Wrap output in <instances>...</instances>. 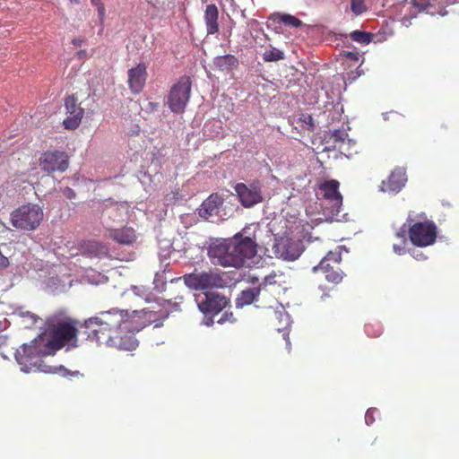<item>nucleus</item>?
Listing matches in <instances>:
<instances>
[{
    "instance_id": "1",
    "label": "nucleus",
    "mask_w": 459,
    "mask_h": 459,
    "mask_svg": "<svg viewBox=\"0 0 459 459\" xmlns=\"http://www.w3.org/2000/svg\"><path fill=\"white\" fill-rule=\"evenodd\" d=\"M130 316L127 311L112 308L108 311H100L96 316L86 319L82 325V333L87 339L99 343H108L114 334L119 333V329L141 330V324L135 321L137 311Z\"/></svg>"
},
{
    "instance_id": "2",
    "label": "nucleus",
    "mask_w": 459,
    "mask_h": 459,
    "mask_svg": "<svg viewBox=\"0 0 459 459\" xmlns=\"http://www.w3.org/2000/svg\"><path fill=\"white\" fill-rule=\"evenodd\" d=\"M208 254L215 263L223 267L239 268L255 256L256 244L252 238H244L238 233L232 238L210 246Z\"/></svg>"
},
{
    "instance_id": "3",
    "label": "nucleus",
    "mask_w": 459,
    "mask_h": 459,
    "mask_svg": "<svg viewBox=\"0 0 459 459\" xmlns=\"http://www.w3.org/2000/svg\"><path fill=\"white\" fill-rule=\"evenodd\" d=\"M183 278L185 284L193 290L223 289L230 282L228 273L218 269L192 273Z\"/></svg>"
},
{
    "instance_id": "4",
    "label": "nucleus",
    "mask_w": 459,
    "mask_h": 459,
    "mask_svg": "<svg viewBox=\"0 0 459 459\" xmlns=\"http://www.w3.org/2000/svg\"><path fill=\"white\" fill-rule=\"evenodd\" d=\"M43 210L38 204H23L11 213L12 225L22 230H34L41 223Z\"/></svg>"
},
{
    "instance_id": "5",
    "label": "nucleus",
    "mask_w": 459,
    "mask_h": 459,
    "mask_svg": "<svg viewBox=\"0 0 459 459\" xmlns=\"http://www.w3.org/2000/svg\"><path fill=\"white\" fill-rule=\"evenodd\" d=\"M412 222V219H408ZM409 239L411 244L419 247H426L433 245L437 237V227L431 220L413 222L409 225L408 229Z\"/></svg>"
},
{
    "instance_id": "6",
    "label": "nucleus",
    "mask_w": 459,
    "mask_h": 459,
    "mask_svg": "<svg viewBox=\"0 0 459 459\" xmlns=\"http://www.w3.org/2000/svg\"><path fill=\"white\" fill-rule=\"evenodd\" d=\"M192 81L189 76L183 75L174 83L168 95L167 104L176 114L185 112L191 95Z\"/></svg>"
},
{
    "instance_id": "7",
    "label": "nucleus",
    "mask_w": 459,
    "mask_h": 459,
    "mask_svg": "<svg viewBox=\"0 0 459 459\" xmlns=\"http://www.w3.org/2000/svg\"><path fill=\"white\" fill-rule=\"evenodd\" d=\"M77 329L72 322H59L50 332V339L47 343L48 350H60L76 341Z\"/></svg>"
},
{
    "instance_id": "8",
    "label": "nucleus",
    "mask_w": 459,
    "mask_h": 459,
    "mask_svg": "<svg viewBox=\"0 0 459 459\" xmlns=\"http://www.w3.org/2000/svg\"><path fill=\"white\" fill-rule=\"evenodd\" d=\"M40 342L34 340L30 344H22L16 350L15 359L22 366V369L29 372L32 368L39 367L40 358L48 351H42L39 348Z\"/></svg>"
},
{
    "instance_id": "9",
    "label": "nucleus",
    "mask_w": 459,
    "mask_h": 459,
    "mask_svg": "<svg viewBox=\"0 0 459 459\" xmlns=\"http://www.w3.org/2000/svg\"><path fill=\"white\" fill-rule=\"evenodd\" d=\"M199 310L205 315H217L230 305V299L221 294L204 291L195 295Z\"/></svg>"
},
{
    "instance_id": "10",
    "label": "nucleus",
    "mask_w": 459,
    "mask_h": 459,
    "mask_svg": "<svg viewBox=\"0 0 459 459\" xmlns=\"http://www.w3.org/2000/svg\"><path fill=\"white\" fill-rule=\"evenodd\" d=\"M235 191L240 204L246 208H250L264 201L262 184L259 180H254L249 185L238 183Z\"/></svg>"
},
{
    "instance_id": "11",
    "label": "nucleus",
    "mask_w": 459,
    "mask_h": 459,
    "mask_svg": "<svg viewBox=\"0 0 459 459\" xmlns=\"http://www.w3.org/2000/svg\"><path fill=\"white\" fill-rule=\"evenodd\" d=\"M39 166L42 170L50 173L54 171L64 172L68 169V156L64 152L48 151L41 154Z\"/></svg>"
},
{
    "instance_id": "12",
    "label": "nucleus",
    "mask_w": 459,
    "mask_h": 459,
    "mask_svg": "<svg viewBox=\"0 0 459 459\" xmlns=\"http://www.w3.org/2000/svg\"><path fill=\"white\" fill-rule=\"evenodd\" d=\"M65 108L67 115L63 121L65 128L68 130L78 128L84 116V109L78 103V99L74 95L66 97Z\"/></svg>"
},
{
    "instance_id": "13",
    "label": "nucleus",
    "mask_w": 459,
    "mask_h": 459,
    "mask_svg": "<svg viewBox=\"0 0 459 459\" xmlns=\"http://www.w3.org/2000/svg\"><path fill=\"white\" fill-rule=\"evenodd\" d=\"M139 331L140 330L119 329V333L114 334L108 345L119 350L134 351L138 346V341L134 337V334Z\"/></svg>"
},
{
    "instance_id": "14",
    "label": "nucleus",
    "mask_w": 459,
    "mask_h": 459,
    "mask_svg": "<svg viewBox=\"0 0 459 459\" xmlns=\"http://www.w3.org/2000/svg\"><path fill=\"white\" fill-rule=\"evenodd\" d=\"M276 256L283 260L294 261L301 254L299 244L290 238H281L273 245Z\"/></svg>"
},
{
    "instance_id": "15",
    "label": "nucleus",
    "mask_w": 459,
    "mask_h": 459,
    "mask_svg": "<svg viewBox=\"0 0 459 459\" xmlns=\"http://www.w3.org/2000/svg\"><path fill=\"white\" fill-rule=\"evenodd\" d=\"M339 186L340 183L335 179L325 180L319 186L324 198L332 203L333 210L337 212L342 204V196L339 192Z\"/></svg>"
},
{
    "instance_id": "16",
    "label": "nucleus",
    "mask_w": 459,
    "mask_h": 459,
    "mask_svg": "<svg viewBox=\"0 0 459 459\" xmlns=\"http://www.w3.org/2000/svg\"><path fill=\"white\" fill-rule=\"evenodd\" d=\"M407 181L405 169L395 168L386 180H383L379 186L380 191L388 193H398Z\"/></svg>"
},
{
    "instance_id": "17",
    "label": "nucleus",
    "mask_w": 459,
    "mask_h": 459,
    "mask_svg": "<svg viewBox=\"0 0 459 459\" xmlns=\"http://www.w3.org/2000/svg\"><path fill=\"white\" fill-rule=\"evenodd\" d=\"M128 86L132 92L140 93L145 85L147 79V67L144 63L138 64L128 70Z\"/></svg>"
},
{
    "instance_id": "18",
    "label": "nucleus",
    "mask_w": 459,
    "mask_h": 459,
    "mask_svg": "<svg viewBox=\"0 0 459 459\" xmlns=\"http://www.w3.org/2000/svg\"><path fill=\"white\" fill-rule=\"evenodd\" d=\"M223 199L217 194L211 195L205 199L200 209L199 215L202 218L208 219L213 214H217L219 207L222 204Z\"/></svg>"
},
{
    "instance_id": "19",
    "label": "nucleus",
    "mask_w": 459,
    "mask_h": 459,
    "mask_svg": "<svg viewBox=\"0 0 459 459\" xmlns=\"http://www.w3.org/2000/svg\"><path fill=\"white\" fill-rule=\"evenodd\" d=\"M219 11L214 4L206 5L204 11V22L207 34L213 35L219 31L218 23Z\"/></svg>"
},
{
    "instance_id": "20",
    "label": "nucleus",
    "mask_w": 459,
    "mask_h": 459,
    "mask_svg": "<svg viewBox=\"0 0 459 459\" xmlns=\"http://www.w3.org/2000/svg\"><path fill=\"white\" fill-rule=\"evenodd\" d=\"M109 238L123 245H131L135 239V232L132 228L114 229L109 231Z\"/></svg>"
},
{
    "instance_id": "21",
    "label": "nucleus",
    "mask_w": 459,
    "mask_h": 459,
    "mask_svg": "<svg viewBox=\"0 0 459 459\" xmlns=\"http://www.w3.org/2000/svg\"><path fill=\"white\" fill-rule=\"evenodd\" d=\"M269 24L268 26H271L272 22L273 23H279V24H284L290 28H299L302 26L303 22L297 17L290 15V14H274L272 15L269 18Z\"/></svg>"
},
{
    "instance_id": "22",
    "label": "nucleus",
    "mask_w": 459,
    "mask_h": 459,
    "mask_svg": "<svg viewBox=\"0 0 459 459\" xmlns=\"http://www.w3.org/2000/svg\"><path fill=\"white\" fill-rule=\"evenodd\" d=\"M260 294V289L254 287L244 290L240 292L238 297L236 299V306L238 307H242L247 305H250L255 300H256L257 297Z\"/></svg>"
},
{
    "instance_id": "23",
    "label": "nucleus",
    "mask_w": 459,
    "mask_h": 459,
    "mask_svg": "<svg viewBox=\"0 0 459 459\" xmlns=\"http://www.w3.org/2000/svg\"><path fill=\"white\" fill-rule=\"evenodd\" d=\"M314 271H322L325 275V279L335 284L342 280V273L338 266L328 265L326 268H319L317 265L314 267Z\"/></svg>"
},
{
    "instance_id": "24",
    "label": "nucleus",
    "mask_w": 459,
    "mask_h": 459,
    "mask_svg": "<svg viewBox=\"0 0 459 459\" xmlns=\"http://www.w3.org/2000/svg\"><path fill=\"white\" fill-rule=\"evenodd\" d=\"M342 261L341 252L338 250L330 251L328 254L321 260L318 264L319 268H326L328 265L338 266Z\"/></svg>"
},
{
    "instance_id": "25",
    "label": "nucleus",
    "mask_w": 459,
    "mask_h": 459,
    "mask_svg": "<svg viewBox=\"0 0 459 459\" xmlns=\"http://www.w3.org/2000/svg\"><path fill=\"white\" fill-rule=\"evenodd\" d=\"M284 53L281 50L272 47V45H269L263 53V60L264 62H277L284 59Z\"/></svg>"
},
{
    "instance_id": "26",
    "label": "nucleus",
    "mask_w": 459,
    "mask_h": 459,
    "mask_svg": "<svg viewBox=\"0 0 459 459\" xmlns=\"http://www.w3.org/2000/svg\"><path fill=\"white\" fill-rule=\"evenodd\" d=\"M350 37L355 42H358L362 45H367L373 40L375 35L371 32L357 30L351 32Z\"/></svg>"
},
{
    "instance_id": "27",
    "label": "nucleus",
    "mask_w": 459,
    "mask_h": 459,
    "mask_svg": "<svg viewBox=\"0 0 459 459\" xmlns=\"http://www.w3.org/2000/svg\"><path fill=\"white\" fill-rule=\"evenodd\" d=\"M348 136L347 133L343 130H334L329 138V141L333 142V147L336 148L338 144L343 143L346 137Z\"/></svg>"
},
{
    "instance_id": "28",
    "label": "nucleus",
    "mask_w": 459,
    "mask_h": 459,
    "mask_svg": "<svg viewBox=\"0 0 459 459\" xmlns=\"http://www.w3.org/2000/svg\"><path fill=\"white\" fill-rule=\"evenodd\" d=\"M351 10L355 15H359L366 12L365 0H351Z\"/></svg>"
},
{
    "instance_id": "29",
    "label": "nucleus",
    "mask_w": 459,
    "mask_h": 459,
    "mask_svg": "<svg viewBox=\"0 0 459 459\" xmlns=\"http://www.w3.org/2000/svg\"><path fill=\"white\" fill-rule=\"evenodd\" d=\"M299 121L300 123V126L303 129L308 130V131L314 130V119H313L312 116H310L308 114H303L299 117Z\"/></svg>"
},
{
    "instance_id": "30",
    "label": "nucleus",
    "mask_w": 459,
    "mask_h": 459,
    "mask_svg": "<svg viewBox=\"0 0 459 459\" xmlns=\"http://www.w3.org/2000/svg\"><path fill=\"white\" fill-rule=\"evenodd\" d=\"M365 331L368 335H369L371 337H377L382 333L383 329H382V326L378 323H377L375 325L374 324L366 325Z\"/></svg>"
},
{
    "instance_id": "31",
    "label": "nucleus",
    "mask_w": 459,
    "mask_h": 459,
    "mask_svg": "<svg viewBox=\"0 0 459 459\" xmlns=\"http://www.w3.org/2000/svg\"><path fill=\"white\" fill-rule=\"evenodd\" d=\"M90 1H91V4L97 8L100 22H103L104 17H105V13H106V9H105V5H104L103 2L101 0H90Z\"/></svg>"
},
{
    "instance_id": "32",
    "label": "nucleus",
    "mask_w": 459,
    "mask_h": 459,
    "mask_svg": "<svg viewBox=\"0 0 459 459\" xmlns=\"http://www.w3.org/2000/svg\"><path fill=\"white\" fill-rule=\"evenodd\" d=\"M100 249H102V247L97 242H89L87 246V250L92 255H97Z\"/></svg>"
},
{
    "instance_id": "33",
    "label": "nucleus",
    "mask_w": 459,
    "mask_h": 459,
    "mask_svg": "<svg viewBox=\"0 0 459 459\" xmlns=\"http://www.w3.org/2000/svg\"><path fill=\"white\" fill-rule=\"evenodd\" d=\"M235 321V317L233 316V313L232 312H225L221 317L218 320V323L219 324H223L225 322H234Z\"/></svg>"
},
{
    "instance_id": "34",
    "label": "nucleus",
    "mask_w": 459,
    "mask_h": 459,
    "mask_svg": "<svg viewBox=\"0 0 459 459\" xmlns=\"http://www.w3.org/2000/svg\"><path fill=\"white\" fill-rule=\"evenodd\" d=\"M376 411V409H368L367 411L365 414V420L368 425H370L375 421L374 414Z\"/></svg>"
},
{
    "instance_id": "35",
    "label": "nucleus",
    "mask_w": 459,
    "mask_h": 459,
    "mask_svg": "<svg viewBox=\"0 0 459 459\" xmlns=\"http://www.w3.org/2000/svg\"><path fill=\"white\" fill-rule=\"evenodd\" d=\"M59 370L62 372V375L66 377H77V376L81 375L79 371H70L67 368H65V367H60Z\"/></svg>"
},
{
    "instance_id": "36",
    "label": "nucleus",
    "mask_w": 459,
    "mask_h": 459,
    "mask_svg": "<svg viewBox=\"0 0 459 459\" xmlns=\"http://www.w3.org/2000/svg\"><path fill=\"white\" fill-rule=\"evenodd\" d=\"M62 192H63V195H64L66 198H68V199H74V198H75V196H76L75 192H74L72 188H70V187H68V186L65 187V188L62 190Z\"/></svg>"
},
{
    "instance_id": "37",
    "label": "nucleus",
    "mask_w": 459,
    "mask_h": 459,
    "mask_svg": "<svg viewBox=\"0 0 459 459\" xmlns=\"http://www.w3.org/2000/svg\"><path fill=\"white\" fill-rule=\"evenodd\" d=\"M22 316L30 318L32 325L37 324L38 321L39 320V317L37 315H35V314H33L31 312H29V311L26 312V313H23Z\"/></svg>"
},
{
    "instance_id": "38",
    "label": "nucleus",
    "mask_w": 459,
    "mask_h": 459,
    "mask_svg": "<svg viewBox=\"0 0 459 459\" xmlns=\"http://www.w3.org/2000/svg\"><path fill=\"white\" fill-rule=\"evenodd\" d=\"M393 249L394 251V253H396L397 255H403L405 253V247H404V244L403 243V245H396L394 244L393 246Z\"/></svg>"
},
{
    "instance_id": "39",
    "label": "nucleus",
    "mask_w": 459,
    "mask_h": 459,
    "mask_svg": "<svg viewBox=\"0 0 459 459\" xmlns=\"http://www.w3.org/2000/svg\"><path fill=\"white\" fill-rule=\"evenodd\" d=\"M275 276H276L275 273H273L271 275L267 276L265 278L266 282H269V283H272V284L275 283V281H274Z\"/></svg>"
},
{
    "instance_id": "40",
    "label": "nucleus",
    "mask_w": 459,
    "mask_h": 459,
    "mask_svg": "<svg viewBox=\"0 0 459 459\" xmlns=\"http://www.w3.org/2000/svg\"><path fill=\"white\" fill-rule=\"evenodd\" d=\"M405 233L406 231L405 230H402V231H398L396 232V237L397 238H401L403 239V243L404 244L406 239H405Z\"/></svg>"
},
{
    "instance_id": "41",
    "label": "nucleus",
    "mask_w": 459,
    "mask_h": 459,
    "mask_svg": "<svg viewBox=\"0 0 459 459\" xmlns=\"http://www.w3.org/2000/svg\"><path fill=\"white\" fill-rule=\"evenodd\" d=\"M83 42H84L83 39H74L72 40V44L74 46H77V47L81 46Z\"/></svg>"
},
{
    "instance_id": "42",
    "label": "nucleus",
    "mask_w": 459,
    "mask_h": 459,
    "mask_svg": "<svg viewBox=\"0 0 459 459\" xmlns=\"http://www.w3.org/2000/svg\"><path fill=\"white\" fill-rule=\"evenodd\" d=\"M86 54H87V51L85 49H82L80 51L77 52V57L79 59H82L86 56Z\"/></svg>"
},
{
    "instance_id": "43",
    "label": "nucleus",
    "mask_w": 459,
    "mask_h": 459,
    "mask_svg": "<svg viewBox=\"0 0 459 459\" xmlns=\"http://www.w3.org/2000/svg\"><path fill=\"white\" fill-rule=\"evenodd\" d=\"M399 114L396 112V111H390L388 113L385 114V119H389L390 117H394L396 116H398Z\"/></svg>"
},
{
    "instance_id": "44",
    "label": "nucleus",
    "mask_w": 459,
    "mask_h": 459,
    "mask_svg": "<svg viewBox=\"0 0 459 459\" xmlns=\"http://www.w3.org/2000/svg\"><path fill=\"white\" fill-rule=\"evenodd\" d=\"M7 327V321L6 319L0 320V332L5 330Z\"/></svg>"
},
{
    "instance_id": "45",
    "label": "nucleus",
    "mask_w": 459,
    "mask_h": 459,
    "mask_svg": "<svg viewBox=\"0 0 459 459\" xmlns=\"http://www.w3.org/2000/svg\"><path fill=\"white\" fill-rule=\"evenodd\" d=\"M413 257H415L417 260L426 259V256L422 253H419L417 255L413 254Z\"/></svg>"
},
{
    "instance_id": "46",
    "label": "nucleus",
    "mask_w": 459,
    "mask_h": 459,
    "mask_svg": "<svg viewBox=\"0 0 459 459\" xmlns=\"http://www.w3.org/2000/svg\"><path fill=\"white\" fill-rule=\"evenodd\" d=\"M149 105H150V108L152 110H156L159 106L158 103H152V102H150Z\"/></svg>"
},
{
    "instance_id": "47",
    "label": "nucleus",
    "mask_w": 459,
    "mask_h": 459,
    "mask_svg": "<svg viewBox=\"0 0 459 459\" xmlns=\"http://www.w3.org/2000/svg\"><path fill=\"white\" fill-rule=\"evenodd\" d=\"M348 56H351V58H353V59H356V60L358 59V57H357V54H353V53H351V52H350V53H348Z\"/></svg>"
},
{
    "instance_id": "48",
    "label": "nucleus",
    "mask_w": 459,
    "mask_h": 459,
    "mask_svg": "<svg viewBox=\"0 0 459 459\" xmlns=\"http://www.w3.org/2000/svg\"><path fill=\"white\" fill-rule=\"evenodd\" d=\"M69 2L73 4H80V0H69Z\"/></svg>"
},
{
    "instance_id": "49",
    "label": "nucleus",
    "mask_w": 459,
    "mask_h": 459,
    "mask_svg": "<svg viewBox=\"0 0 459 459\" xmlns=\"http://www.w3.org/2000/svg\"><path fill=\"white\" fill-rule=\"evenodd\" d=\"M226 58H229V59L236 62V58L234 56H226Z\"/></svg>"
},
{
    "instance_id": "50",
    "label": "nucleus",
    "mask_w": 459,
    "mask_h": 459,
    "mask_svg": "<svg viewBox=\"0 0 459 459\" xmlns=\"http://www.w3.org/2000/svg\"><path fill=\"white\" fill-rule=\"evenodd\" d=\"M377 439H378V438H377V437H376V438L374 439L373 444H376V443L377 442Z\"/></svg>"
},
{
    "instance_id": "51",
    "label": "nucleus",
    "mask_w": 459,
    "mask_h": 459,
    "mask_svg": "<svg viewBox=\"0 0 459 459\" xmlns=\"http://www.w3.org/2000/svg\"><path fill=\"white\" fill-rule=\"evenodd\" d=\"M457 2H459V0H457Z\"/></svg>"
}]
</instances>
